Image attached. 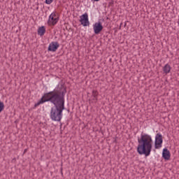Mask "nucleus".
Here are the masks:
<instances>
[{
	"label": "nucleus",
	"instance_id": "39448f33",
	"mask_svg": "<svg viewBox=\"0 0 179 179\" xmlns=\"http://www.w3.org/2000/svg\"><path fill=\"white\" fill-rule=\"evenodd\" d=\"M58 20L59 19L58 18V16L57 15L56 13H52L51 15L49 17L48 20V24L50 26H55L56 23H58Z\"/></svg>",
	"mask_w": 179,
	"mask_h": 179
},
{
	"label": "nucleus",
	"instance_id": "1a4fd4ad",
	"mask_svg": "<svg viewBox=\"0 0 179 179\" xmlns=\"http://www.w3.org/2000/svg\"><path fill=\"white\" fill-rule=\"evenodd\" d=\"M38 36H41V37L44 36V34H45V27L44 26L40 27L38 29Z\"/></svg>",
	"mask_w": 179,
	"mask_h": 179
},
{
	"label": "nucleus",
	"instance_id": "ddd939ff",
	"mask_svg": "<svg viewBox=\"0 0 179 179\" xmlns=\"http://www.w3.org/2000/svg\"><path fill=\"white\" fill-rule=\"evenodd\" d=\"M52 2H54V0H45V3H47V5H51Z\"/></svg>",
	"mask_w": 179,
	"mask_h": 179
},
{
	"label": "nucleus",
	"instance_id": "9d476101",
	"mask_svg": "<svg viewBox=\"0 0 179 179\" xmlns=\"http://www.w3.org/2000/svg\"><path fill=\"white\" fill-rule=\"evenodd\" d=\"M163 71L164 73H170V71H171V66L169 64H166L164 67H163Z\"/></svg>",
	"mask_w": 179,
	"mask_h": 179
},
{
	"label": "nucleus",
	"instance_id": "f03ea898",
	"mask_svg": "<svg viewBox=\"0 0 179 179\" xmlns=\"http://www.w3.org/2000/svg\"><path fill=\"white\" fill-rule=\"evenodd\" d=\"M138 145L137 147V152L138 155H144L146 157L150 156L153 140L149 134H141V138L138 139Z\"/></svg>",
	"mask_w": 179,
	"mask_h": 179
},
{
	"label": "nucleus",
	"instance_id": "9b49d317",
	"mask_svg": "<svg viewBox=\"0 0 179 179\" xmlns=\"http://www.w3.org/2000/svg\"><path fill=\"white\" fill-rule=\"evenodd\" d=\"M97 96H99V92L96 90H93L92 91V97L93 100L95 101V103H96L98 99H97Z\"/></svg>",
	"mask_w": 179,
	"mask_h": 179
},
{
	"label": "nucleus",
	"instance_id": "f257e3e1",
	"mask_svg": "<svg viewBox=\"0 0 179 179\" xmlns=\"http://www.w3.org/2000/svg\"><path fill=\"white\" fill-rule=\"evenodd\" d=\"M46 101H50L55 106L50 110V120L60 122L62 120V112L65 110V92L61 88H56L53 91L45 93L34 104V108Z\"/></svg>",
	"mask_w": 179,
	"mask_h": 179
},
{
	"label": "nucleus",
	"instance_id": "f8f14e48",
	"mask_svg": "<svg viewBox=\"0 0 179 179\" xmlns=\"http://www.w3.org/2000/svg\"><path fill=\"white\" fill-rule=\"evenodd\" d=\"M5 108V104H3V102L0 101V113L2 112L3 110Z\"/></svg>",
	"mask_w": 179,
	"mask_h": 179
},
{
	"label": "nucleus",
	"instance_id": "423d86ee",
	"mask_svg": "<svg viewBox=\"0 0 179 179\" xmlns=\"http://www.w3.org/2000/svg\"><path fill=\"white\" fill-rule=\"evenodd\" d=\"M59 48V43L58 42L53 41L50 43L48 51H51L52 52H55Z\"/></svg>",
	"mask_w": 179,
	"mask_h": 179
},
{
	"label": "nucleus",
	"instance_id": "2eb2a0df",
	"mask_svg": "<svg viewBox=\"0 0 179 179\" xmlns=\"http://www.w3.org/2000/svg\"><path fill=\"white\" fill-rule=\"evenodd\" d=\"M61 87H62V85H61Z\"/></svg>",
	"mask_w": 179,
	"mask_h": 179
},
{
	"label": "nucleus",
	"instance_id": "20e7f679",
	"mask_svg": "<svg viewBox=\"0 0 179 179\" xmlns=\"http://www.w3.org/2000/svg\"><path fill=\"white\" fill-rule=\"evenodd\" d=\"M162 145H163V136L158 133L155 136V149H160V148H162Z\"/></svg>",
	"mask_w": 179,
	"mask_h": 179
},
{
	"label": "nucleus",
	"instance_id": "7ed1b4c3",
	"mask_svg": "<svg viewBox=\"0 0 179 179\" xmlns=\"http://www.w3.org/2000/svg\"><path fill=\"white\" fill-rule=\"evenodd\" d=\"M80 22L83 26H84V27H86L90 24V22H89V15L87 13H85L80 16Z\"/></svg>",
	"mask_w": 179,
	"mask_h": 179
},
{
	"label": "nucleus",
	"instance_id": "4468645a",
	"mask_svg": "<svg viewBox=\"0 0 179 179\" xmlns=\"http://www.w3.org/2000/svg\"><path fill=\"white\" fill-rule=\"evenodd\" d=\"M27 152V149H25L24 151V153H26Z\"/></svg>",
	"mask_w": 179,
	"mask_h": 179
},
{
	"label": "nucleus",
	"instance_id": "6e6552de",
	"mask_svg": "<svg viewBox=\"0 0 179 179\" xmlns=\"http://www.w3.org/2000/svg\"><path fill=\"white\" fill-rule=\"evenodd\" d=\"M170 151L167 148H164L163 152H162V157L165 160H170Z\"/></svg>",
	"mask_w": 179,
	"mask_h": 179
},
{
	"label": "nucleus",
	"instance_id": "0eeeda50",
	"mask_svg": "<svg viewBox=\"0 0 179 179\" xmlns=\"http://www.w3.org/2000/svg\"><path fill=\"white\" fill-rule=\"evenodd\" d=\"M93 29H94V31L95 34H100V33H101L103 27V25L101 24V22H96L93 25Z\"/></svg>",
	"mask_w": 179,
	"mask_h": 179
}]
</instances>
